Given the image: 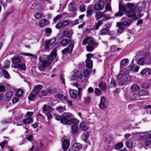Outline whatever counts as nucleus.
Masks as SVG:
<instances>
[{"instance_id": "nucleus-5", "label": "nucleus", "mask_w": 151, "mask_h": 151, "mask_svg": "<svg viewBox=\"0 0 151 151\" xmlns=\"http://www.w3.org/2000/svg\"><path fill=\"white\" fill-rule=\"evenodd\" d=\"M33 112L31 111H28L26 113V115L24 117L23 122L24 124H29L32 123L33 121L32 116L33 114Z\"/></svg>"}, {"instance_id": "nucleus-18", "label": "nucleus", "mask_w": 151, "mask_h": 151, "mask_svg": "<svg viewBox=\"0 0 151 151\" xmlns=\"http://www.w3.org/2000/svg\"><path fill=\"white\" fill-rule=\"evenodd\" d=\"M147 2L145 1H143L141 4V5L137 6V9L139 12H140L142 10L145 8L147 5Z\"/></svg>"}, {"instance_id": "nucleus-24", "label": "nucleus", "mask_w": 151, "mask_h": 151, "mask_svg": "<svg viewBox=\"0 0 151 151\" xmlns=\"http://www.w3.org/2000/svg\"><path fill=\"white\" fill-rule=\"evenodd\" d=\"M105 12H96L95 15L96 19H99L101 18L104 15Z\"/></svg>"}, {"instance_id": "nucleus-6", "label": "nucleus", "mask_w": 151, "mask_h": 151, "mask_svg": "<svg viewBox=\"0 0 151 151\" xmlns=\"http://www.w3.org/2000/svg\"><path fill=\"white\" fill-rule=\"evenodd\" d=\"M124 96L127 100L130 101L134 100L136 99L138 95L137 93L126 91L124 93Z\"/></svg>"}, {"instance_id": "nucleus-4", "label": "nucleus", "mask_w": 151, "mask_h": 151, "mask_svg": "<svg viewBox=\"0 0 151 151\" xmlns=\"http://www.w3.org/2000/svg\"><path fill=\"white\" fill-rule=\"evenodd\" d=\"M51 64V62L48 60L47 59L42 58L41 62V63L38 66V69L40 71H43L45 68L49 66Z\"/></svg>"}, {"instance_id": "nucleus-50", "label": "nucleus", "mask_w": 151, "mask_h": 151, "mask_svg": "<svg viewBox=\"0 0 151 151\" xmlns=\"http://www.w3.org/2000/svg\"><path fill=\"white\" fill-rule=\"evenodd\" d=\"M88 133L86 132L83 135L82 137V138L83 140L86 141L88 139Z\"/></svg>"}, {"instance_id": "nucleus-23", "label": "nucleus", "mask_w": 151, "mask_h": 151, "mask_svg": "<svg viewBox=\"0 0 151 151\" xmlns=\"http://www.w3.org/2000/svg\"><path fill=\"white\" fill-rule=\"evenodd\" d=\"M14 67L15 68H19L20 69L24 70H25L26 69L25 64L23 63L14 65Z\"/></svg>"}, {"instance_id": "nucleus-25", "label": "nucleus", "mask_w": 151, "mask_h": 151, "mask_svg": "<svg viewBox=\"0 0 151 151\" xmlns=\"http://www.w3.org/2000/svg\"><path fill=\"white\" fill-rule=\"evenodd\" d=\"M78 131V127L76 124L73 125L71 126V132L74 134L77 133Z\"/></svg>"}, {"instance_id": "nucleus-13", "label": "nucleus", "mask_w": 151, "mask_h": 151, "mask_svg": "<svg viewBox=\"0 0 151 151\" xmlns=\"http://www.w3.org/2000/svg\"><path fill=\"white\" fill-rule=\"evenodd\" d=\"M53 109L52 107L47 105H44L42 108V113H46L47 112H51Z\"/></svg>"}, {"instance_id": "nucleus-30", "label": "nucleus", "mask_w": 151, "mask_h": 151, "mask_svg": "<svg viewBox=\"0 0 151 151\" xmlns=\"http://www.w3.org/2000/svg\"><path fill=\"white\" fill-rule=\"evenodd\" d=\"M42 88V85H37L35 86L34 91H33L37 94L39 91Z\"/></svg>"}, {"instance_id": "nucleus-44", "label": "nucleus", "mask_w": 151, "mask_h": 151, "mask_svg": "<svg viewBox=\"0 0 151 151\" xmlns=\"http://www.w3.org/2000/svg\"><path fill=\"white\" fill-rule=\"evenodd\" d=\"M56 40V38L55 37L52 38L51 39L49 40L48 41H47L48 43L50 45H52L54 44Z\"/></svg>"}, {"instance_id": "nucleus-17", "label": "nucleus", "mask_w": 151, "mask_h": 151, "mask_svg": "<svg viewBox=\"0 0 151 151\" xmlns=\"http://www.w3.org/2000/svg\"><path fill=\"white\" fill-rule=\"evenodd\" d=\"M93 10L92 7L91 6H89L87 9L86 12V16L87 17H90L93 14Z\"/></svg>"}, {"instance_id": "nucleus-54", "label": "nucleus", "mask_w": 151, "mask_h": 151, "mask_svg": "<svg viewBox=\"0 0 151 151\" xmlns=\"http://www.w3.org/2000/svg\"><path fill=\"white\" fill-rule=\"evenodd\" d=\"M37 119L40 120H43L45 119L44 116L40 113H38L37 115Z\"/></svg>"}, {"instance_id": "nucleus-1", "label": "nucleus", "mask_w": 151, "mask_h": 151, "mask_svg": "<svg viewBox=\"0 0 151 151\" xmlns=\"http://www.w3.org/2000/svg\"><path fill=\"white\" fill-rule=\"evenodd\" d=\"M131 19H129L123 22H117L116 26L118 28L117 32L118 34H121L124 30L125 26L129 25L131 23Z\"/></svg>"}, {"instance_id": "nucleus-52", "label": "nucleus", "mask_w": 151, "mask_h": 151, "mask_svg": "<svg viewBox=\"0 0 151 151\" xmlns=\"http://www.w3.org/2000/svg\"><path fill=\"white\" fill-rule=\"evenodd\" d=\"M108 32L107 29L103 28L100 31V34L101 35H106Z\"/></svg>"}, {"instance_id": "nucleus-62", "label": "nucleus", "mask_w": 151, "mask_h": 151, "mask_svg": "<svg viewBox=\"0 0 151 151\" xmlns=\"http://www.w3.org/2000/svg\"><path fill=\"white\" fill-rule=\"evenodd\" d=\"M116 85V83L114 79H112L110 83V86L113 87H115Z\"/></svg>"}, {"instance_id": "nucleus-37", "label": "nucleus", "mask_w": 151, "mask_h": 151, "mask_svg": "<svg viewBox=\"0 0 151 151\" xmlns=\"http://www.w3.org/2000/svg\"><path fill=\"white\" fill-rule=\"evenodd\" d=\"M123 146V144L122 142H121L116 144L115 146L116 150H118L122 148Z\"/></svg>"}, {"instance_id": "nucleus-21", "label": "nucleus", "mask_w": 151, "mask_h": 151, "mask_svg": "<svg viewBox=\"0 0 151 151\" xmlns=\"http://www.w3.org/2000/svg\"><path fill=\"white\" fill-rule=\"evenodd\" d=\"M37 94L33 91L32 92L28 97L29 100L31 101H34L36 100Z\"/></svg>"}, {"instance_id": "nucleus-58", "label": "nucleus", "mask_w": 151, "mask_h": 151, "mask_svg": "<svg viewBox=\"0 0 151 151\" xmlns=\"http://www.w3.org/2000/svg\"><path fill=\"white\" fill-rule=\"evenodd\" d=\"M13 93L12 91H8L6 94V96L8 98H10L13 95Z\"/></svg>"}, {"instance_id": "nucleus-55", "label": "nucleus", "mask_w": 151, "mask_h": 151, "mask_svg": "<svg viewBox=\"0 0 151 151\" xmlns=\"http://www.w3.org/2000/svg\"><path fill=\"white\" fill-rule=\"evenodd\" d=\"M2 73L4 74V77L7 78H9V75L8 72L5 70H3Z\"/></svg>"}, {"instance_id": "nucleus-56", "label": "nucleus", "mask_w": 151, "mask_h": 151, "mask_svg": "<svg viewBox=\"0 0 151 151\" xmlns=\"http://www.w3.org/2000/svg\"><path fill=\"white\" fill-rule=\"evenodd\" d=\"M90 37H88L85 38L82 42L83 44L85 45H86L88 42V43L89 40L90 39Z\"/></svg>"}, {"instance_id": "nucleus-15", "label": "nucleus", "mask_w": 151, "mask_h": 151, "mask_svg": "<svg viewBox=\"0 0 151 151\" xmlns=\"http://www.w3.org/2000/svg\"><path fill=\"white\" fill-rule=\"evenodd\" d=\"M69 93L71 97L75 99L78 96L79 92L76 90H71L69 91Z\"/></svg>"}, {"instance_id": "nucleus-40", "label": "nucleus", "mask_w": 151, "mask_h": 151, "mask_svg": "<svg viewBox=\"0 0 151 151\" xmlns=\"http://www.w3.org/2000/svg\"><path fill=\"white\" fill-rule=\"evenodd\" d=\"M146 62V59L144 58H141L139 59L138 63L141 65H143Z\"/></svg>"}, {"instance_id": "nucleus-63", "label": "nucleus", "mask_w": 151, "mask_h": 151, "mask_svg": "<svg viewBox=\"0 0 151 151\" xmlns=\"http://www.w3.org/2000/svg\"><path fill=\"white\" fill-rule=\"evenodd\" d=\"M95 93L96 95L99 96L101 94V91L99 88H96L95 89Z\"/></svg>"}, {"instance_id": "nucleus-42", "label": "nucleus", "mask_w": 151, "mask_h": 151, "mask_svg": "<svg viewBox=\"0 0 151 151\" xmlns=\"http://www.w3.org/2000/svg\"><path fill=\"white\" fill-rule=\"evenodd\" d=\"M62 116H63V117L67 119L68 118L71 117L72 116V115L69 112H65L63 114Z\"/></svg>"}, {"instance_id": "nucleus-61", "label": "nucleus", "mask_w": 151, "mask_h": 151, "mask_svg": "<svg viewBox=\"0 0 151 151\" xmlns=\"http://www.w3.org/2000/svg\"><path fill=\"white\" fill-rule=\"evenodd\" d=\"M61 22L63 26L65 27L68 25L70 23V21L68 20H65Z\"/></svg>"}, {"instance_id": "nucleus-43", "label": "nucleus", "mask_w": 151, "mask_h": 151, "mask_svg": "<svg viewBox=\"0 0 151 151\" xmlns=\"http://www.w3.org/2000/svg\"><path fill=\"white\" fill-rule=\"evenodd\" d=\"M121 64L123 66H126L128 64V60L127 59H124L121 61Z\"/></svg>"}, {"instance_id": "nucleus-14", "label": "nucleus", "mask_w": 151, "mask_h": 151, "mask_svg": "<svg viewBox=\"0 0 151 151\" xmlns=\"http://www.w3.org/2000/svg\"><path fill=\"white\" fill-rule=\"evenodd\" d=\"M70 145V142L68 139L64 140L62 143V147L64 150L65 151L68 148Z\"/></svg>"}, {"instance_id": "nucleus-60", "label": "nucleus", "mask_w": 151, "mask_h": 151, "mask_svg": "<svg viewBox=\"0 0 151 151\" xmlns=\"http://www.w3.org/2000/svg\"><path fill=\"white\" fill-rule=\"evenodd\" d=\"M123 15V12L121 10H119V12L115 14V16L117 17H120Z\"/></svg>"}, {"instance_id": "nucleus-20", "label": "nucleus", "mask_w": 151, "mask_h": 151, "mask_svg": "<svg viewBox=\"0 0 151 151\" xmlns=\"http://www.w3.org/2000/svg\"><path fill=\"white\" fill-rule=\"evenodd\" d=\"M122 66L121 65H120V73L118 74L116 76V79L118 80H121L122 79H124V71L123 72L122 71Z\"/></svg>"}, {"instance_id": "nucleus-36", "label": "nucleus", "mask_w": 151, "mask_h": 151, "mask_svg": "<svg viewBox=\"0 0 151 151\" xmlns=\"http://www.w3.org/2000/svg\"><path fill=\"white\" fill-rule=\"evenodd\" d=\"M109 2H107L106 3V4L105 7V10L104 11L105 13L107 11H111V7L110 4Z\"/></svg>"}, {"instance_id": "nucleus-35", "label": "nucleus", "mask_w": 151, "mask_h": 151, "mask_svg": "<svg viewBox=\"0 0 151 151\" xmlns=\"http://www.w3.org/2000/svg\"><path fill=\"white\" fill-rule=\"evenodd\" d=\"M60 122L64 124H70V122H69L68 119L65 117H63L62 116Z\"/></svg>"}, {"instance_id": "nucleus-51", "label": "nucleus", "mask_w": 151, "mask_h": 151, "mask_svg": "<svg viewBox=\"0 0 151 151\" xmlns=\"http://www.w3.org/2000/svg\"><path fill=\"white\" fill-rule=\"evenodd\" d=\"M126 145L127 147L129 148H132L133 146L132 143L128 140L126 141Z\"/></svg>"}, {"instance_id": "nucleus-19", "label": "nucleus", "mask_w": 151, "mask_h": 151, "mask_svg": "<svg viewBox=\"0 0 151 151\" xmlns=\"http://www.w3.org/2000/svg\"><path fill=\"white\" fill-rule=\"evenodd\" d=\"M82 146V145L79 143H75L73 145L72 148L73 150L77 151L81 149Z\"/></svg>"}, {"instance_id": "nucleus-47", "label": "nucleus", "mask_w": 151, "mask_h": 151, "mask_svg": "<svg viewBox=\"0 0 151 151\" xmlns=\"http://www.w3.org/2000/svg\"><path fill=\"white\" fill-rule=\"evenodd\" d=\"M23 93V91L21 89H19L17 91L16 96L18 97L21 96Z\"/></svg>"}, {"instance_id": "nucleus-8", "label": "nucleus", "mask_w": 151, "mask_h": 151, "mask_svg": "<svg viewBox=\"0 0 151 151\" xmlns=\"http://www.w3.org/2000/svg\"><path fill=\"white\" fill-rule=\"evenodd\" d=\"M73 46V44L72 43L70 44L66 48L62 50V53L64 54L66 53L71 54Z\"/></svg>"}, {"instance_id": "nucleus-7", "label": "nucleus", "mask_w": 151, "mask_h": 151, "mask_svg": "<svg viewBox=\"0 0 151 151\" xmlns=\"http://www.w3.org/2000/svg\"><path fill=\"white\" fill-rule=\"evenodd\" d=\"M72 34L73 33L71 31L64 30L62 33H59L57 36L60 38H61L64 37L69 38L72 36Z\"/></svg>"}, {"instance_id": "nucleus-45", "label": "nucleus", "mask_w": 151, "mask_h": 151, "mask_svg": "<svg viewBox=\"0 0 151 151\" xmlns=\"http://www.w3.org/2000/svg\"><path fill=\"white\" fill-rule=\"evenodd\" d=\"M39 6L37 4L36 2L34 3L31 5L30 9H38L39 8Z\"/></svg>"}, {"instance_id": "nucleus-59", "label": "nucleus", "mask_w": 151, "mask_h": 151, "mask_svg": "<svg viewBox=\"0 0 151 151\" xmlns=\"http://www.w3.org/2000/svg\"><path fill=\"white\" fill-rule=\"evenodd\" d=\"M120 48H117L116 45H112L111 47V52L118 50Z\"/></svg>"}, {"instance_id": "nucleus-27", "label": "nucleus", "mask_w": 151, "mask_h": 151, "mask_svg": "<svg viewBox=\"0 0 151 151\" xmlns=\"http://www.w3.org/2000/svg\"><path fill=\"white\" fill-rule=\"evenodd\" d=\"M99 88L103 91H105L107 88V87L106 83L103 82H101L99 84Z\"/></svg>"}, {"instance_id": "nucleus-11", "label": "nucleus", "mask_w": 151, "mask_h": 151, "mask_svg": "<svg viewBox=\"0 0 151 151\" xmlns=\"http://www.w3.org/2000/svg\"><path fill=\"white\" fill-rule=\"evenodd\" d=\"M49 23V20L45 19H42L40 20L39 22V26L40 27H43L48 25Z\"/></svg>"}, {"instance_id": "nucleus-28", "label": "nucleus", "mask_w": 151, "mask_h": 151, "mask_svg": "<svg viewBox=\"0 0 151 151\" xmlns=\"http://www.w3.org/2000/svg\"><path fill=\"white\" fill-rule=\"evenodd\" d=\"M79 128L80 129L83 131H85L87 129V127L86 126L85 122H81L80 123Z\"/></svg>"}, {"instance_id": "nucleus-64", "label": "nucleus", "mask_w": 151, "mask_h": 151, "mask_svg": "<svg viewBox=\"0 0 151 151\" xmlns=\"http://www.w3.org/2000/svg\"><path fill=\"white\" fill-rule=\"evenodd\" d=\"M45 114L47 117L48 120H50L52 119V115L50 114V112H47L45 113Z\"/></svg>"}, {"instance_id": "nucleus-31", "label": "nucleus", "mask_w": 151, "mask_h": 151, "mask_svg": "<svg viewBox=\"0 0 151 151\" xmlns=\"http://www.w3.org/2000/svg\"><path fill=\"white\" fill-rule=\"evenodd\" d=\"M86 65L87 68H91L93 66V61L89 59H87L86 60Z\"/></svg>"}, {"instance_id": "nucleus-57", "label": "nucleus", "mask_w": 151, "mask_h": 151, "mask_svg": "<svg viewBox=\"0 0 151 151\" xmlns=\"http://www.w3.org/2000/svg\"><path fill=\"white\" fill-rule=\"evenodd\" d=\"M69 122H70V124H71V123L74 124H75L78 123V121L77 119H75L73 118L70 119Z\"/></svg>"}, {"instance_id": "nucleus-34", "label": "nucleus", "mask_w": 151, "mask_h": 151, "mask_svg": "<svg viewBox=\"0 0 151 151\" xmlns=\"http://www.w3.org/2000/svg\"><path fill=\"white\" fill-rule=\"evenodd\" d=\"M140 96H145L149 94V92L146 90H141L138 93Z\"/></svg>"}, {"instance_id": "nucleus-46", "label": "nucleus", "mask_w": 151, "mask_h": 151, "mask_svg": "<svg viewBox=\"0 0 151 151\" xmlns=\"http://www.w3.org/2000/svg\"><path fill=\"white\" fill-rule=\"evenodd\" d=\"M91 100V97L89 96H87L85 98L84 103L86 104H88L90 103Z\"/></svg>"}, {"instance_id": "nucleus-32", "label": "nucleus", "mask_w": 151, "mask_h": 151, "mask_svg": "<svg viewBox=\"0 0 151 151\" xmlns=\"http://www.w3.org/2000/svg\"><path fill=\"white\" fill-rule=\"evenodd\" d=\"M142 139H145L147 138H151V134L148 132L143 133V135H141Z\"/></svg>"}, {"instance_id": "nucleus-26", "label": "nucleus", "mask_w": 151, "mask_h": 151, "mask_svg": "<svg viewBox=\"0 0 151 151\" xmlns=\"http://www.w3.org/2000/svg\"><path fill=\"white\" fill-rule=\"evenodd\" d=\"M139 86L136 84L133 85L132 86L131 88V90L134 92H137L139 90Z\"/></svg>"}, {"instance_id": "nucleus-3", "label": "nucleus", "mask_w": 151, "mask_h": 151, "mask_svg": "<svg viewBox=\"0 0 151 151\" xmlns=\"http://www.w3.org/2000/svg\"><path fill=\"white\" fill-rule=\"evenodd\" d=\"M111 0H100L98 3L94 5V9L96 11L101 10L104 8L105 4L107 2H111Z\"/></svg>"}, {"instance_id": "nucleus-2", "label": "nucleus", "mask_w": 151, "mask_h": 151, "mask_svg": "<svg viewBox=\"0 0 151 151\" xmlns=\"http://www.w3.org/2000/svg\"><path fill=\"white\" fill-rule=\"evenodd\" d=\"M126 15L129 17H133L132 19L134 20L138 19L142 16V14H140L138 10L137 12H136L134 9H131L126 12Z\"/></svg>"}, {"instance_id": "nucleus-41", "label": "nucleus", "mask_w": 151, "mask_h": 151, "mask_svg": "<svg viewBox=\"0 0 151 151\" xmlns=\"http://www.w3.org/2000/svg\"><path fill=\"white\" fill-rule=\"evenodd\" d=\"M75 75L79 79L82 78L83 76L82 73L79 71H76L75 74Z\"/></svg>"}, {"instance_id": "nucleus-48", "label": "nucleus", "mask_w": 151, "mask_h": 151, "mask_svg": "<svg viewBox=\"0 0 151 151\" xmlns=\"http://www.w3.org/2000/svg\"><path fill=\"white\" fill-rule=\"evenodd\" d=\"M150 85L148 83H145L141 85V87L144 89H147L150 87Z\"/></svg>"}, {"instance_id": "nucleus-39", "label": "nucleus", "mask_w": 151, "mask_h": 151, "mask_svg": "<svg viewBox=\"0 0 151 151\" xmlns=\"http://www.w3.org/2000/svg\"><path fill=\"white\" fill-rule=\"evenodd\" d=\"M61 44L63 46H65L68 44V42L67 39H64L61 41Z\"/></svg>"}, {"instance_id": "nucleus-38", "label": "nucleus", "mask_w": 151, "mask_h": 151, "mask_svg": "<svg viewBox=\"0 0 151 151\" xmlns=\"http://www.w3.org/2000/svg\"><path fill=\"white\" fill-rule=\"evenodd\" d=\"M65 106H59L56 108V110L59 112H62L64 111L65 110Z\"/></svg>"}, {"instance_id": "nucleus-12", "label": "nucleus", "mask_w": 151, "mask_h": 151, "mask_svg": "<svg viewBox=\"0 0 151 151\" xmlns=\"http://www.w3.org/2000/svg\"><path fill=\"white\" fill-rule=\"evenodd\" d=\"M139 68V67L136 65H134L132 63H131L128 67V70L129 71H133L137 72L138 71Z\"/></svg>"}, {"instance_id": "nucleus-53", "label": "nucleus", "mask_w": 151, "mask_h": 151, "mask_svg": "<svg viewBox=\"0 0 151 151\" xmlns=\"http://www.w3.org/2000/svg\"><path fill=\"white\" fill-rule=\"evenodd\" d=\"M86 50L88 52H91L94 49V47L92 46L88 45L86 46Z\"/></svg>"}, {"instance_id": "nucleus-16", "label": "nucleus", "mask_w": 151, "mask_h": 151, "mask_svg": "<svg viewBox=\"0 0 151 151\" xmlns=\"http://www.w3.org/2000/svg\"><path fill=\"white\" fill-rule=\"evenodd\" d=\"M105 99L104 96L101 97V102L99 104V107L102 109H104L106 108V106L104 104Z\"/></svg>"}, {"instance_id": "nucleus-22", "label": "nucleus", "mask_w": 151, "mask_h": 151, "mask_svg": "<svg viewBox=\"0 0 151 151\" xmlns=\"http://www.w3.org/2000/svg\"><path fill=\"white\" fill-rule=\"evenodd\" d=\"M128 73L129 72L127 70L124 71V80L126 82H129L131 80V77L128 75Z\"/></svg>"}, {"instance_id": "nucleus-9", "label": "nucleus", "mask_w": 151, "mask_h": 151, "mask_svg": "<svg viewBox=\"0 0 151 151\" xmlns=\"http://www.w3.org/2000/svg\"><path fill=\"white\" fill-rule=\"evenodd\" d=\"M56 50H54L50 53V55L47 56L46 58L48 60L53 61L56 58L57 56Z\"/></svg>"}, {"instance_id": "nucleus-29", "label": "nucleus", "mask_w": 151, "mask_h": 151, "mask_svg": "<svg viewBox=\"0 0 151 151\" xmlns=\"http://www.w3.org/2000/svg\"><path fill=\"white\" fill-rule=\"evenodd\" d=\"M55 97L56 99L62 100H65L66 99V97L65 96L62 94L60 93L56 95Z\"/></svg>"}, {"instance_id": "nucleus-10", "label": "nucleus", "mask_w": 151, "mask_h": 151, "mask_svg": "<svg viewBox=\"0 0 151 151\" xmlns=\"http://www.w3.org/2000/svg\"><path fill=\"white\" fill-rule=\"evenodd\" d=\"M11 60H12V63L14 64V65L18 64V63H20L21 61V57L18 56L12 58Z\"/></svg>"}, {"instance_id": "nucleus-49", "label": "nucleus", "mask_w": 151, "mask_h": 151, "mask_svg": "<svg viewBox=\"0 0 151 151\" xmlns=\"http://www.w3.org/2000/svg\"><path fill=\"white\" fill-rule=\"evenodd\" d=\"M20 54L21 55H24L28 56H32V57L34 58H35L36 57V56L35 55L29 53H25L21 52L20 53Z\"/></svg>"}, {"instance_id": "nucleus-33", "label": "nucleus", "mask_w": 151, "mask_h": 151, "mask_svg": "<svg viewBox=\"0 0 151 151\" xmlns=\"http://www.w3.org/2000/svg\"><path fill=\"white\" fill-rule=\"evenodd\" d=\"M88 45L92 46L94 47L97 45L95 40L90 38V39L89 40Z\"/></svg>"}]
</instances>
